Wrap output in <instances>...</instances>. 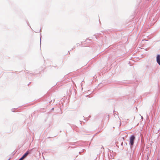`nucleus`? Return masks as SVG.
<instances>
[{
  "instance_id": "423d86ee",
  "label": "nucleus",
  "mask_w": 160,
  "mask_h": 160,
  "mask_svg": "<svg viewBox=\"0 0 160 160\" xmlns=\"http://www.w3.org/2000/svg\"><path fill=\"white\" fill-rule=\"evenodd\" d=\"M24 158L22 157L19 160H23Z\"/></svg>"
},
{
  "instance_id": "f257e3e1",
  "label": "nucleus",
  "mask_w": 160,
  "mask_h": 160,
  "mask_svg": "<svg viewBox=\"0 0 160 160\" xmlns=\"http://www.w3.org/2000/svg\"><path fill=\"white\" fill-rule=\"evenodd\" d=\"M135 139V137L134 135H132L130 138V144L132 146H133L134 144V140Z\"/></svg>"
},
{
  "instance_id": "6e6552de",
  "label": "nucleus",
  "mask_w": 160,
  "mask_h": 160,
  "mask_svg": "<svg viewBox=\"0 0 160 160\" xmlns=\"http://www.w3.org/2000/svg\"><path fill=\"white\" fill-rule=\"evenodd\" d=\"M157 56H159V58H160V55H157Z\"/></svg>"
},
{
  "instance_id": "39448f33",
  "label": "nucleus",
  "mask_w": 160,
  "mask_h": 160,
  "mask_svg": "<svg viewBox=\"0 0 160 160\" xmlns=\"http://www.w3.org/2000/svg\"><path fill=\"white\" fill-rule=\"evenodd\" d=\"M24 158L22 157L19 160H23Z\"/></svg>"
},
{
  "instance_id": "7ed1b4c3",
  "label": "nucleus",
  "mask_w": 160,
  "mask_h": 160,
  "mask_svg": "<svg viewBox=\"0 0 160 160\" xmlns=\"http://www.w3.org/2000/svg\"><path fill=\"white\" fill-rule=\"evenodd\" d=\"M29 152L28 151H27L25 154L22 156V157L24 158L28 154Z\"/></svg>"
},
{
  "instance_id": "f03ea898",
  "label": "nucleus",
  "mask_w": 160,
  "mask_h": 160,
  "mask_svg": "<svg viewBox=\"0 0 160 160\" xmlns=\"http://www.w3.org/2000/svg\"><path fill=\"white\" fill-rule=\"evenodd\" d=\"M157 61L160 65V58L158 56H157Z\"/></svg>"
},
{
  "instance_id": "20e7f679",
  "label": "nucleus",
  "mask_w": 160,
  "mask_h": 160,
  "mask_svg": "<svg viewBox=\"0 0 160 160\" xmlns=\"http://www.w3.org/2000/svg\"><path fill=\"white\" fill-rule=\"evenodd\" d=\"M29 152L28 151H27L25 154L22 156V157L24 158L28 154Z\"/></svg>"
},
{
  "instance_id": "0eeeda50",
  "label": "nucleus",
  "mask_w": 160,
  "mask_h": 160,
  "mask_svg": "<svg viewBox=\"0 0 160 160\" xmlns=\"http://www.w3.org/2000/svg\"><path fill=\"white\" fill-rule=\"evenodd\" d=\"M24 158L22 157L19 160H23Z\"/></svg>"
}]
</instances>
